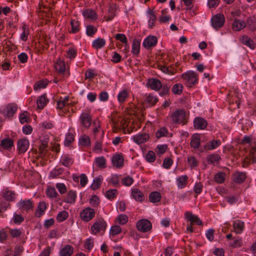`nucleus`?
<instances>
[{
  "instance_id": "obj_1",
  "label": "nucleus",
  "mask_w": 256,
  "mask_h": 256,
  "mask_svg": "<svg viewBox=\"0 0 256 256\" xmlns=\"http://www.w3.org/2000/svg\"><path fill=\"white\" fill-rule=\"evenodd\" d=\"M172 124H186L188 122L186 112L184 109H178L172 112L170 116Z\"/></svg>"
},
{
  "instance_id": "obj_2",
  "label": "nucleus",
  "mask_w": 256,
  "mask_h": 256,
  "mask_svg": "<svg viewBox=\"0 0 256 256\" xmlns=\"http://www.w3.org/2000/svg\"><path fill=\"white\" fill-rule=\"evenodd\" d=\"M181 78L185 80L184 84L187 87L192 88L198 83V74L194 72L189 70L181 75Z\"/></svg>"
},
{
  "instance_id": "obj_3",
  "label": "nucleus",
  "mask_w": 256,
  "mask_h": 256,
  "mask_svg": "<svg viewBox=\"0 0 256 256\" xmlns=\"http://www.w3.org/2000/svg\"><path fill=\"white\" fill-rule=\"evenodd\" d=\"M34 206V203L31 199L21 200L17 204L18 207L22 212L28 213L30 211L33 210Z\"/></svg>"
},
{
  "instance_id": "obj_4",
  "label": "nucleus",
  "mask_w": 256,
  "mask_h": 256,
  "mask_svg": "<svg viewBox=\"0 0 256 256\" xmlns=\"http://www.w3.org/2000/svg\"><path fill=\"white\" fill-rule=\"evenodd\" d=\"M225 22V18L223 14H217L211 18L212 26L216 30L222 28Z\"/></svg>"
},
{
  "instance_id": "obj_5",
  "label": "nucleus",
  "mask_w": 256,
  "mask_h": 256,
  "mask_svg": "<svg viewBox=\"0 0 256 256\" xmlns=\"http://www.w3.org/2000/svg\"><path fill=\"white\" fill-rule=\"evenodd\" d=\"M136 226L138 230L142 232H146L151 230L152 224L146 219L140 220L137 222Z\"/></svg>"
},
{
  "instance_id": "obj_6",
  "label": "nucleus",
  "mask_w": 256,
  "mask_h": 256,
  "mask_svg": "<svg viewBox=\"0 0 256 256\" xmlns=\"http://www.w3.org/2000/svg\"><path fill=\"white\" fill-rule=\"evenodd\" d=\"M107 224L104 219L96 221L91 226L92 234H96L101 230L104 231Z\"/></svg>"
},
{
  "instance_id": "obj_7",
  "label": "nucleus",
  "mask_w": 256,
  "mask_h": 256,
  "mask_svg": "<svg viewBox=\"0 0 256 256\" xmlns=\"http://www.w3.org/2000/svg\"><path fill=\"white\" fill-rule=\"evenodd\" d=\"M82 219L86 222H89L95 216V212L94 209L88 207L83 210L80 214Z\"/></svg>"
},
{
  "instance_id": "obj_8",
  "label": "nucleus",
  "mask_w": 256,
  "mask_h": 256,
  "mask_svg": "<svg viewBox=\"0 0 256 256\" xmlns=\"http://www.w3.org/2000/svg\"><path fill=\"white\" fill-rule=\"evenodd\" d=\"M146 86L152 90L158 91L162 87V84L159 80L151 78L148 80Z\"/></svg>"
},
{
  "instance_id": "obj_9",
  "label": "nucleus",
  "mask_w": 256,
  "mask_h": 256,
  "mask_svg": "<svg viewBox=\"0 0 256 256\" xmlns=\"http://www.w3.org/2000/svg\"><path fill=\"white\" fill-rule=\"evenodd\" d=\"M158 42L157 38L154 36H149L144 40L143 46L147 50H149L152 47L155 46Z\"/></svg>"
},
{
  "instance_id": "obj_10",
  "label": "nucleus",
  "mask_w": 256,
  "mask_h": 256,
  "mask_svg": "<svg viewBox=\"0 0 256 256\" xmlns=\"http://www.w3.org/2000/svg\"><path fill=\"white\" fill-rule=\"evenodd\" d=\"M18 110L16 104H9L2 112V114L8 118L13 116Z\"/></svg>"
},
{
  "instance_id": "obj_11",
  "label": "nucleus",
  "mask_w": 256,
  "mask_h": 256,
  "mask_svg": "<svg viewBox=\"0 0 256 256\" xmlns=\"http://www.w3.org/2000/svg\"><path fill=\"white\" fill-rule=\"evenodd\" d=\"M207 126V121L202 117H196L194 120V126L196 129L204 130Z\"/></svg>"
},
{
  "instance_id": "obj_12",
  "label": "nucleus",
  "mask_w": 256,
  "mask_h": 256,
  "mask_svg": "<svg viewBox=\"0 0 256 256\" xmlns=\"http://www.w3.org/2000/svg\"><path fill=\"white\" fill-rule=\"evenodd\" d=\"M80 124L86 128H88L92 122V117L87 112H82L80 117Z\"/></svg>"
},
{
  "instance_id": "obj_13",
  "label": "nucleus",
  "mask_w": 256,
  "mask_h": 256,
  "mask_svg": "<svg viewBox=\"0 0 256 256\" xmlns=\"http://www.w3.org/2000/svg\"><path fill=\"white\" fill-rule=\"evenodd\" d=\"M29 141L26 138H22L18 141V150L20 153H24L29 146Z\"/></svg>"
},
{
  "instance_id": "obj_14",
  "label": "nucleus",
  "mask_w": 256,
  "mask_h": 256,
  "mask_svg": "<svg viewBox=\"0 0 256 256\" xmlns=\"http://www.w3.org/2000/svg\"><path fill=\"white\" fill-rule=\"evenodd\" d=\"M14 146V141L10 138H8L0 140V147L3 149L10 150Z\"/></svg>"
},
{
  "instance_id": "obj_15",
  "label": "nucleus",
  "mask_w": 256,
  "mask_h": 256,
  "mask_svg": "<svg viewBox=\"0 0 256 256\" xmlns=\"http://www.w3.org/2000/svg\"><path fill=\"white\" fill-rule=\"evenodd\" d=\"M186 218H188V220L190 221L193 224H196L198 226H202L203 224L202 220L198 218V216L192 214L191 212H187L185 213Z\"/></svg>"
},
{
  "instance_id": "obj_16",
  "label": "nucleus",
  "mask_w": 256,
  "mask_h": 256,
  "mask_svg": "<svg viewBox=\"0 0 256 256\" xmlns=\"http://www.w3.org/2000/svg\"><path fill=\"white\" fill-rule=\"evenodd\" d=\"M54 69L59 74H64L66 72L64 61L59 58L54 64Z\"/></svg>"
},
{
  "instance_id": "obj_17",
  "label": "nucleus",
  "mask_w": 256,
  "mask_h": 256,
  "mask_svg": "<svg viewBox=\"0 0 256 256\" xmlns=\"http://www.w3.org/2000/svg\"><path fill=\"white\" fill-rule=\"evenodd\" d=\"M246 27V22L238 18H234L232 25V28L234 31H240Z\"/></svg>"
},
{
  "instance_id": "obj_18",
  "label": "nucleus",
  "mask_w": 256,
  "mask_h": 256,
  "mask_svg": "<svg viewBox=\"0 0 256 256\" xmlns=\"http://www.w3.org/2000/svg\"><path fill=\"white\" fill-rule=\"evenodd\" d=\"M150 138V136L147 134H139L133 136L134 141L137 144H142L146 142Z\"/></svg>"
},
{
  "instance_id": "obj_19",
  "label": "nucleus",
  "mask_w": 256,
  "mask_h": 256,
  "mask_svg": "<svg viewBox=\"0 0 256 256\" xmlns=\"http://www.w3.org/2000/svg\"><path fill=\"white\" fill-rule=\"evenodd\" d=\"M76 198V192L70 190L66 196L64 198L63 201L68 204H74Z\"/></svg>"
},
{
  "instance_id": "obj_20",
  "label": "nucleus",
  "mask_w": 256,
  "mask_h": 256,
  "mask_svg": "<svg viewBox=\"0 0 256 256\" xmlns=\"http://www.w3.org/2000/svg\"><path fill=\"white\" fill-rule=\"evenodd\" d=\"M132 196L136 201L142 202L144 200V196L143 193L138 188H133L132 190Z\"/></svg>"
},
{
  "instance_id": "obj_21",
  "label": "nucleus",
  "mask_w": 256,
  "mask_h": 256,
  "mask_svg": "<svg viewBox=\"0 0 256 256\" xmlns=\"http://www.w3.org/2000/svg\"><path fill=\"white\" fill-rule=\"evenodd\" d=\"M200 145V138L198 134H194L191 137L190 146L194 149H198Z\"/></svg>"
},
{
  "instance_id": "obj_22",
  "label": "nucleus",
  "mask_w": 256,
  "mask_h": 256,
  "mask_svg": "<svg viewBox=\"0 0 256 256\" xmlns=\"http://www.w3.org/2000/svg\"><path fill=\"white\" fill-rule=\"evenodd\" d=\"M46 208V203L43 201L40 202L38 203L37 209L34 212L35 216L38 218L41 217L44 214Z\"/></svg>"
},
{
  "instance_id": "obj_23",
  "label": "nucleus",
  "mask_w": 256,
  "mask_h": 256,
  "mask_svg": "<svg viewBox=\"0 0 256 256\" xmlns=\"http://www.w3.org/2000/svg\"><path fill=\"white\" fill-rule=\"evenodd\" d=\"M112 163L114 166L120 168L124 166V158L120 154H116L112 158Z\"/></svg>"
},
{
  "instance_id": "obj_24",
  "label": "nucleus",
  "mask_w": 256,
  "mask_h": 256,
  "mask_svg": "<svg viewBox=\"0 0 256 256\" xmlns=\"http://www.w3.org/2000/svg\"><path fill=\"white\" fill-rule=\"evenodd\" d=\"M48 99L46 98V94L38 97L36 100L37 106L40 109H42L48 102Z\"/></svg>"
},
{
  "instance_id": "obj_25",
  "label": "nucleus",
  "mask_w": 256,
  "mask_h": 256,
  "mask_svg": "<svg viewBox=\"0 0 256 256\" xmlns=\"http://www.w3.org/2000/svg\"><path fill=\"white\" fill-rule=\"evenodd\" d=\"M221 144V142L220 140H212L208 142L204 146V150H212L217 148Z\"/></svg>"
},
{
  "instance_id": "obj_26",
  "label": "nucleus",
  "mask_w": 256,
  "mask_h": 256,
  "mask_svg": "<svg viewBox=\"0 0 256 256\" xmlns=\"http://www.w3.org/2000/svg\"><path fill=\"white\" fill-rule=\"evenodd\" d=\"M74 252V248L70 244L64 246L60 252V256H71Z\"/></svg>"
},
{
  "instance_id": "obj_27",
  "label": "nucleus",
  "mask_w": 256,
  "mask_h": 256,
  "mask_svg": "<svg viewBox=\"0 0 256 256\" xmlns=\"http://www.w3.org/2000/svg\"><path fill=\"white\" fill-rule=\"evenodd\" d=\"M149 201L152 203H156L160 201L161 194L157 191L151 192L148 196Z\"/></svg>"
},
{
  "instance_id": "obj_28",
  "label": "nucleus",
  "mask_w": 256,
  "mask_h": 256,
  "mask_svg": "<svg viewBox=\"0 0 256 256\" xmlns=\"http://www.w3.org/2000/svg\"><path fill=\"white\" fill-rule=\"evenodd\" d=\"M158 99L151 94H149L144 100V102L146 104V106H154L158 102Z\"/></svg>"
},
{
  "instance_id": "obj_29",
  "label": "nucleus",
  "mask_w": 256,
  "mask_h": 256,
  "mask_svg": "<svg viewBox=\"0 0 256 256\" xmlns=\"http://www.w3.org/2000/svg\"><path fill=\"white\" fill-rule=\"evenodd\" d=\"M188 177L186 175H184L176 178L177 185L178 188H184L188 183Z\"/></svg>"
},
{
  "instance_id": "obj_30",
  "label": "nucleus",
  "mask_w": 256,
  "mask_h": 256,
  "mask_svg": "<svg viewBox=\"0 0 256 256\" xmlns=\"http://www.w3.org/2000/svg\"><path fill=\"white\" fill-rule=\"evenodd\" d=\"M148 14L150 15V20H148V28H153L155 26V22L156 20V16L155 12L153 10L148 9Z\"/></svg>"
},
{
  "instance_id": "obj_31",
  "label": "nucleus",
  "mask_w": 256,
  "mask_h": 256,
  "mask_svg": "<svg viewBox=\"0 0 256 256\" xmlns=\"http://www.w3.org/2000/svg\"><path fill=\"white\" fill-rule=\"evenodd\" d=\"M79 145L84 147H89L90 146V137L86 134L82 135L79 138Z\"/></svg>"
},
{
  "instance_id": "obj_32",
  "label": "nucleus",
  "mask_w": 256,
  "mask_h": 256,
  "mask_svg": "<svg viewBox=\"0 0 256 256\" xmlns=\"http://www.w3.org/2000/svg\"><path fill=\"white\" fill-rule=\"evenodd\" d=\"M246 174L243 172H236L234 176L233 180L236 184H242L246 180Z\"/></svg>"
},
{
  "instance_id": "obj_33",
  "label": "nucleus",
  "mask_w": 256,
  "mask_h": 256,
  "mask_svg": "<svg viewBox=\"0 0 256 256\" xmlns=\"http://www.w3.org/2000/svg\"><path fill=\"white\" fill-rule=\"evenodd\" d=\"M207 162L208 164H218L221 160L220 156L216 154H212L208 156Z\"/></svg>"
},
{
  "instance_id": "obj_34",
  "label": "nucleus",
  "mask_w": 256,
  "mask_h": 256,
  "mask_svg": "<svg viewBox=\"0 0 256 256\" xmlns=\"http://www.w3.org/2000/svg\"><path fill=\"white\" fill-rule=\"evenodd\" d=\"M140 41L138 39H134L132 44V53L138 56L140 54Z\"/></svg>"
},
{
  "instance_id": "obj_35",
  "label": "nucleus",
  "mask_w": 256,
  "mask_h": 256,
  "mask_svg": "<svg viewBox=\"0 0 256 256\" xmlns=\"http://www.w3.org/2000/svg\"><path fill=\"white\" fill-rule=\"evenodd\" d=\"M82 14L85 18L88 19L96 20L97 18L96 12L92 9H86L84 10Z\"/></svg>"
},
{
  "instance_id": "obj_36",
  "label": "nucleus",
  "mask_w": 256,
  "mask_h": 256,
  "mask_svg": "<svg viewBox=\"0 0 256 256\" xmlns=\"http://www.w3.org/2000/svg\"><path fill=\"white\" fill-rule=\"evenodd\" d=\"M244 222L241 220H235L233 224L234 232L236 234H240L244 229Z\"/></svg>"
},
{
  "instance_id": "obj_37",
  "label": "nucleus",
  "mask_w": 256,
  "mask_h": 256,
  "mask_svg": "<svg viewBox=\"0 0 256 256\" xmlns=\"http://www.w3.org/2000/svg\"><path fill=\"white\" fill-rule=\"evenodd\" d=\"M106 44V40L100 38H98L94 40L92 44V46L96 50L100 49L103 48Z\"/></svg>"
},
{
  "instance_id": "obj_38",
  "label": "nucleus",
  "mask_w": 256,
  "mask_h": 256,
  "mask_svg": "<svg viewBox=\"0 0 256 256\" xmlns=\"http://www.w3.org/2000/svg\"><path fill=\"white\" fill-rule=\"evenodd\" d=\"M72 30L70 31V33L76 34L80 30V22L74 19H72L70 22Z\"/></svg>"
},
{
  "instance_id": "obj_39",
  "label": "nucleus",
  "mask_w": 256,
  "mask_h": 256,
  "mask_svg": "<svg viewBox=\"0 0 256 256\" xmlns=\"http://www.w3.org/2000/svg\"><path fill=\"white\" fill-rule=\"evenodd\" d=\"M245 22L246 26H247L252 30H255L256 28V18L254 16H248Z\"/></svg>"
},
{
  "instance_id": "obj_40",
  "label": "nucleus",
  "mask_w": 256,
  "mask_h": 256,
  "mask_svg": "<svg viewBox=\"0 0 256 256\" xmlns=\"http://www.w3.org/2000/svg\"><path fill=\"white\" fill-rule=\"evenodd\" d=\"M15 196V193L13 191H10L6 189L2 192V196L8 201H14Z\"/></svg>"
},
{
  "instance_id": "obj_41",
  "label": "nucleus",
  "mask_w": 256,
  "mask_h": 256,
  "mask_svg": "<svg viewBox=\"0 0 256 256\" xmlns=\"http://www.w3.org/2000/svg\"><path fill=\"white\" fill-rule=\"evenodd\" d=\"M160 70L168 74H174L176 72V69L174 68L173 64H171L169 66H162Z\"/></svg>"
},
{
  "instance_id": "obj_42",
  "label": "nucleus",
  "mask_w": 256,
  "mask_h": 256,
  "mask_svg": "<svg viewBox=\"0 0 256 256\" xmlns=\"http://www.w3.org/2000/svg\"><path fill=\"white\" fill-rule=\"evenodd\" d=\"M48 82L46 79H42L37 82L34 86V90H38L41 88H44L46 87Z\"/></svg>"
},
{
  "instance_id": "obj_43",
  "label": "nucleus",
  "mask_w": 256,
  "mask_h": 256,
  "mask_svg": "<svg viewBox=\"0 0 256 256\" xmlns=\"http://www.w3.org/2000/svg\"><path fill=\"white\" fill-rule=\"evenodd\" d=\"M102 176H99L94 178L93 182L90 188L93 190H96L100 187L102 181Z\"/></svg>"
},
{
  "instance_id": "obj_44",
  "label": "nucleus",
  "mask_w": 256,
  "mask_h": 256,
  "mask_svg": "<svg viewBox=\"0 0 256 256\" xmlns=\"http://www.w3.org/2000/svg\"><path fill=\"white\" fill-rule=\"evenodd\" d=\"M242 42L251 49H254L255 48L254 43L253 40L246 36H244L242 37Z\"/></svg>"
},
{
  "instance_id": "obj_45",
  "label": "nucleus",
  "mask_w": 256,
  "mask_h": 256,
  "mask_svg": "<svg viewBox=\"0 0 256 256\" xmlns=\"http://www.w3.org/2000/svg\"><path fill=\"white\" fill-rule=\"evenodd\" d=\"M226 174L224 172H219L217 173L214 177L215 182L218 184H222L226 180Z\"/></svg>"
},
{
  "instance_id": "obj_46",
  "label": "nucleus",
  "mask_w": 256,
  "mask_h": 256,
  "mask_svg": "<svg viewBox=\"0 0 256 256\" xmlns=\"http://www.w3.org/2000/svg\"><path fill=\"white\" fill-rule=\"evenodd\" d=\"M184 86L181 84H176L173 86L172 92L174 94H180L183 91Z\"/></svg>"
},
{
  "instance_id": "obj_47",
  "label": "nucleus",
  "mask_w": 256,
  "mask_h": 256,
  "mask_svg": "<svg viewBox=\"0 0 256 256\" xmlns=\"http://www.w3.org/2000/svg\"><path fill=\"white\" fill-rule=\"evenodd\" d=\"M23 32L20 35V39L23 41H26L28 38V36L30 34V30L28 26L24 24L22 27Z\"/></svg>"
},
{
  "instance_id": "obj_48",
  "label": "nucleus",
  "mask_w": 256,
  "mask_h": 256,
  "mask_svg": "<svg viewBox=\"0 0 256 256\" xmlns=\"http://www.w3.org/2000/svg\"><path fill=\"white\" fill-rule=\"evenodd\" d=\"M61 162L63 166L66 167H70L73 164V161L71 158L67 155H64L62 157Z\"/></svg>"
},
{
  "instance_id": "obj_49",
  "label": "nucleus",
  "mask_w": 256,
  "mask_h": 256,
  "mask_svg": "<svg viewBox=\"0 0 256 256\" xmlns=\"http://www.w3.org/2000/svg\"><path fill=\"white\" fill-rule=\"evenodd\" d=\"M74 140V136L71 132L67 133L64 141V144L66 146H70Z\"/></svg>"
},
{
  "instance_id": "obj_50",
  "label": "nucleus",
  "mask_w": 256,
  "mask_h": 256,
  "mask_svg": "<svg viewBox=\"0 0 256 256\" xmlns=\"http://www.w3.org/2000/svg\"><path fill=\"white\" fill-rule=\"evenodd\" d=\"M46 196L50 198H56L58 196V193L54 188L48 187L46 190Z\"/></svg>"
},
{
  "instance_id": "obj_51",
  "label": "nucleus",
  "mask_w": 256,
  "mask_h": 256,
  "mask_svg": "<svg viewBox=\"0 0 256 256\" xmlns=\"http://www.w3.org/2000/svg\"><path fill=\"white\" fill-rule=\"evenodd\" d=\"M128 92L126 90H123L118 95V100L120 103H123L128 97Z\"/></svg>"
},
{
  "instance_id": "obj_52",
  "label": "nucleus",
  "mask_w": 256,
  "mask_h": 256,
  "mask_svg": "<svg viewBox=\"0 0 256 256\" xmlns=\"http://www.w3.org/2000/svg\"><path fill=\"white\" fill-rule=\"evenodd\" d=\"M168 132V129L166 127L160 128L156 132V137L160 138L162 136H166Z\"/></svg>"
},
{
  "instance_id": "obj_53",
  "label": "nucleus",
  "mask_w": 256,
  "mask_h": 256,
  "mask_svg": "<svg viewBox=\"0 0 256 256\" xmlns=\"http://www.w3.org/2000/svg\"><path fill=\"white\" fill-rule=\"evenodd\" d=\"M97 30V28L92 25H88L86 28V34L89 36L92 37Z\"/></svg>"
},
{
  "instance_id": "obj_54",
  "label": "nucleus",
  "mask_w": 256,
  "mask_h": 256,
  "mask_svg": "<svg viewBox=\"0 0 256 256\" xmlns=\"http://www.w3.org/2000/svg\"><path fill=\"white\" fill-rule=\"evenodd\" d=\"M187 162L191 168H193L198 166V161L194 156H191L188 157Z\"/></svg>"
},
{
  "instance_id": "obj_55",
  "label": "nucleus",
  "mask_w": 256,
  "mask_h": 256,
  "mask_svg": "<svg viewBox=\"0 0 256 256\" xmlns=\"http://www.w3.org/2000/svg\"><path fill=\"white\" fill-rule=\"evenodd\" d=\"M68 216V214L65 210L60 212L56 217V220L59 222H62L67 219Z\"/></svg>"
},
{
  "instance_id": "obj_56",
  "label": "nucleus",
  "mask_w": 256,
  "mask_h": 256,
  "mask_svg": "<svg viewBox=\"0 0 256 256\" xmlns=\"http://www.w3.org/2000/svg\"><path fill=\"white\" fill-rule=\"evenodd\" d=\"M116 40H120L121 42L125 44V46H128V39L124 34H118L114 36Z\"/></svg>"
},
{
  "instance_id": "obj_57",
  "label": "nucleus",
  "mask_w": 256,
  "mask_h": 256,
  "mask_svg": "<svg viewBox=\"0 0 256 256\" xmlns=\"http://www.w3.org/2000/svg\"><path fill=\"white\" fill-rule=\"evenodd\" d=\"M122 232L121 228L117 225L111 227L110 231V236H114Z\"/></svg>"
},
{
  "instance_id": "obj_58",
  "label": "nucleus",
  "mask_w": 256,
  "mask_h": 256,
  "mask_svg": "<svg viewBox=\"0 0 256 256\" xmlns=\"http://www.w3.org/2000/svg\"><path fill=\"white\" fill-rule=\"evenodd\" d=\"M96 162L98 166L101 168H104L106 167V160L104 156L97 158L96 159Z\"/></svg>"
},
{
  "instance_id": "obj_59",
  "label": "nucleus",
  "mask_w": 256,
  "mask_h": 256,
  "mask_svg": "<svg viewBox=\"0 0 256 256\" xmlns=\"http://www.w3.org/2000/svg\"><path fill=\"white\" fill-rule=\"evenodd\" d=\"M118 194V190L116 189L109 190L106 191V196L108 199L112 200L116 198Z\"/></svg>"
},
{
  "instance_id": "obj_60",
  "label": "nucleus",
  "mask_w": 256,
  "mask_h": 256,
  "mask_svg": "<svg viewBox=\"0 0 256 256\" xmlns=\"http://www.w3.org/2000/svg\"><path fill=\"white\" fill-rule=\"evenodd\" d=\"M170 86H168L167 84H162V87L161 88L162 90L159 92L160 96H163L166 95H168L170 94Z\"/></svg>"
},
{
  "instance_id": "obj_61",
  "label": "nucleus",
  "mask_w": 256,
  "mask_h": 256,
  "mask_svg": "<svg viewBox=\"0 0 256 256\" xmlns=\"http://www.w3.org/2000/svg\"><path fill=\"white\" fill-rule=\"evenodd\" d=\"M146 159L149 162H154L156 160V154L152 150H150L146 155Z\"/></svg>"
},
{
  "instance_id": "obj_62",
  "label": "nucleus",
  "mask_w": 256,
  "mask_h": 256,
  "mask_svg": "<svg viewBox=\"0 0 256 256\" xmlns=\"http://www.w3.org/2000/svg\"><path fill=\"white\" fill-rule=\"evenodd\" d=\"M100 202V198L96 195L92 196L90 200V203L94 207L98 206L99 205Z\"/></svg>"
},
{
  "instance_id": "obj_63",
  "label": "nucleus",
  "mask_w": 256,
  "mask_h": 256,
  "mask_svg": "<svg viewBox=\"0 0 256 256\" xmlns=\"http://www.w3.org/2000/svg\"><path fill=\"white\" fill-rule=\"evenodd\" d=\"M12 220L14 224H20L24 221V218L21 214H14Z\"/></svg>"
},
{
  "instance_id": "obj_64",
  "label": "nucleus",
  "mask_w": 256,
  "mask_h": 256,
  "mask_svg": "<svg viewBox=\"0 0 256 256\" xmlns=\"http://www.w3.org/2000/svg\"><path fill=\"white\" fill-rule=\"evenodd\" d=\"M250 157L252 160V162H256V146H252L250 152Z\"/></svg>"
}]
</instances>
